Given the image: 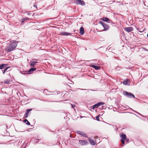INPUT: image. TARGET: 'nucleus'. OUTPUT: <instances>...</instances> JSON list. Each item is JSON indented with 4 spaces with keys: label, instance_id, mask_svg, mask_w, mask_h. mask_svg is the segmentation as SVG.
I'll return each mask as SVG.
<instances>
[{
    "label": "nucleus",
    "instance_id": "9",
    "mask_svg": "<svg viewBox=\"0 0 148 148\" xmlns=\"http://www.w3.org/2000/svg\"><path fill=\"white\" fill-rule=\"evenodd\" d=\"M30 66L32 67H34L36 65V64L38 62H36L30 61Z\"/></svg>",
    "mask_w": 148,
    "mask_h": 148
},
{
    "label": "nucleus",
    "instance_id": "8",
    "mask_svg": "<svg viewBox=\"0 0 148 148\" xmlns=\"http://www.w3.org/2000/svg\"><path fill=\"white\" fill-rule=\"evenodd\" d=\"M101 20L108 23H110V19L107 17H103L101 19Z\"/></svg>",
    "mask_w": 148,
    "mask_h": 148
},
{
    "label": "nucleus",
    "instance_id": "5",
    "mask_svg": "<svg viewBox=\"0 0 148 148\" xmlns=\"http://www.w3.org/2000/svg\"><path fill=\"white\" fill-rule=\"evenodd\" d=\"M79 143L82 145H86L88 143L87 140H79Z\"/></svg>",
    "mask_w": 148,
    "mask_h": 148
},
{
    "label": "nucleus",
    "instance_id": "20",
    "mask_svg": "<svg viewBox=\"0 0 148 148\" xmlns=\"http://www.w3.org/2000/svg\"><path fill=\"white\" fill-rule=\"evenodd\" d=\"M11 82L10 81L8 80H7L4 81V83L5 84H9Z\"/></svg>",
    "mask_w": 148,
    "mask_h": 148
},
{
    "label": "nucleus",
    "instance_id": "15",
    "mask_svg": "<svg viewBox=\"0 0 148 148\" xmlns=\"http://www.w3.org/2000/svg\"><path fill=\"white\" fill-rule=\"evenodd\" d=\"M36 68H32L31 69H30L29 71H28V72L29 73H32V72L36 70Z\"/></svg>",
    "mask_w": 148,
    "mask_h": 148
},
{
    "label": "nucleus",
    "instance_id": "21",
    "mask_svg": "<svg viewBox=\"0 0 148 148\" xmlns=\"http://www.w3.org/2000/svg\"><path fill=\"white\" fill-rule=\"evenodd\" d=\"M24 122L26 123V124L28 125H30V123L28 121L27 119H25L24 120Z\"/></svg>",
    "mask_w": 148,
    "mask_h": 148
},
{
    "label": "nucleus",
    "instance_id": "18",
    "mask_svg": "<svg viewBox=\"0 0 148 148\" xmlns=\"http://www.w3.org/2000/svg\"><path fill=\"white\" fill-rule=\"evenodd\" d=\"M7 64H3L1 65V69H2L5 68L7 66Z\"/></svg>",
    "mask_w": 148,
    "mask_h": 148
},
{
    "label": "nucleus",
    "instance_id": "27",
    "mask_svg": "<svg viewBox=\"0 0 148 148\" xmlns=\"http://www.w3.org/2000/svg\"><path fill=\"white\" fill-rule=\"evenodd\" d=\"M71 106L72 108H73L75 110V109H74V108L75 107V105H72V104H71Z\"/></svg>",
    "mask_w": 148,
    "mask_h": 148
},
{
    "label": "nucleus",
    "instance_id": "17",
    "mask_svg": "<svg viewBox=\"0 0 148 148\" xmlns=\"http://www.w3.org/2000/svg\"><path fill=\"white\" fill-rule=\"evenodd\" d=\"M121 137L122 138V139L124 140H126L127 138L126 135L123 134H122L121 135Z\"/></svg>",
    "mask_w": 148,
    "mask_h": 148
},
{
    "label": "nucleus",
    "instance_id": "11",
    "mask_svg": "<svg viewBox=\"0 0 148 148\" xmlns=\"http://www.w3.org/2000/svg\"><path fill=\"white\" fill-rule=\"evenodd\" d=\"M90 66L97 70H99L100 69V67L95 66L93 65H91Z\"/></svg>",
    "mask_w": 148,
    "mask_h": 148
},
{
    "label": "nucleus",
    "instance_id": "34",
    "mask_svg": "<svg viewBox=\"0 0 148 148\" xmlns=\"http://www.w3.org/2000/svg\"><path fill=\"white\" fill-rule=\"evenodd\" d=\"M2 42V41H1H1H0V42Z\"/></svg>",
    "mask_w": 148,
    "mask_h": 148
},
{
    "label": "nucleus",
    "instance_id": "32",
    "mask_svg": "<svg viewBox=\"0 0 148 148\" xmlns=\"http://www.w3.org/2000/svg\"><path fill=\"white\" fill-rule=\"evenodd\" d=\"M78 89H80L81 90H86V89H80V88H78Z\"/></svg>",
    "mask_w": 148,
    "mask_h": 148
},
{
    "label": "nucleus",
    "instance_id": "23",
    "mask_svg": "<svg viewBox=\"0 0 148 148\" xmlns=\"http://www.w3.org/2000/svg\"><path fill=\"white\" fill-rule=\"evenodd\" d=\"M32 110V109H27L26 110V112H25V113L28 114V113H29V112L30 111H31Z\"/></svg>",
    "mask_w": 148,
    "mask_h": 148
},
{
    "label": "nucleus",
    "instance_id": "22",
    "mask_svg": "<svg viewBox=\"0 0 148 148\" xmlns=\"http://www.w3.org/2000/svg\"><path fill=\"white\" fill-rule=\"evenodd\" d=\"M32 110V109H27L26 110V112H25V113L28 114V113H29V112L30 111H31Z\"/></svg>",
    "mask_w": 148,
    "mask_h": 148
},
{
    "label": "nucleus",
    "instance_id": "6",
    "mask_svg": "<svg viewBox=\"0 0 148 148\" xmlns=\"http://www.w3.org/2000/svg\"><path fill=\"white\" fill-rule=\"evenodd\" d=\"M124 29L128 33L131 32L133 31V30L132 27H125L124 28Z\"/></svg>",
    "mask_w": 148,
    "mask_h": 148
},
{
    "label": "nucleus",
    "instance_id": "7",
    "mask_svg": "<svg viewBox=\"0 0 148 148\" xmlns=\"http://www.w3.org/2000/svg\"><path fill=\"white\" fill-rule=\"evenodd\" d=\"M71 33H68L66 32H62L60 33V35H63V36H68L69 35H71Z\"/></svg>",
    "mask_w": 148,
    "mask_h": 148
},
{
    "label": "nucleus",
    "instance_id": "3",
    "mask_svg": "<svg viewBox=\"0 0 148 148\" xmlns=\"http://www.w3.org/2000/svg\"><path fill=\"white\" fill-rule=\"evenodd\" d=\"M99 22L104 28L103 30L106 31L109 28V26L108 25L103 23L102 21H100Z\"/></svg>",
    "mask_w": 148,
    "mask_h": 148
},
{
    "label": "nucleus",
    "instance_id": "30",
    "mask_svg": "<svg viewBox=\"0 0 148 148\" xmlns=\"http://www.w3.org/2000/svg\"><path fill=\"white\" fill-rule=\"evenodd\" d=\"M28 19V18L27 17H25V18H24V20H27Z\"/></svg>",
    "mask_w": 148,
    "mask_h": 148
},
{
    "label": "nucleus",
    "instance_id": "26",
    "mask_svg": "<svg viewBox=\"0 0 148 148\" xmlns=\"http://www.w3.org/2000/svg\"><path fill=\"white\" fill-rule=\"evenodd\" d=\"M125 140H124L121 139V142L122 143V144L123 145L125 144Z\"/></svg>",
    "mask_w": 148,
    "mask_h": 148
},
{
    "label": "nucleus",
    "instance_id": "33",
    "mask_svg": "<svg viewBox=\"0 0 148 148\" xmlns=\"http://www.w3.org/2000/svg\"><path fill=\"white\" fill-rule=\"evenodd\" d=\"M147 36L148 38V33L147 34Z\"/></svg>",
    "mask_w": 148,
    "mask_h": 148
},
{
    "label": "nucleus",
    "instance_id": "31",
    "mask_svg": "<svg viewBox=\"0 0 148 148\" xmlns=\"http://www.w3.org/2000/svg\"><path fill=\"white\" fill-rule=\"evenodd\" d=\"M27 14L28 15H31V14L30 13H28Z\"/></svg>",
    "mask_w": 148,
    "mask_h": 148
},
{
    "label": "nucleus",
    "instance_id": "13",
    "mask_svg": "<svg viewBox=\"0 0 148 148\" xmlns=\"http://www.w3.org/2000/svg\"><path fill=\"white\" fill-rule=\"evenodd\" d=\"M136 28L137 29H138L139 32H142L145 31V28H144L143 29L142 28H139V27L137 28L136 27Z\"/></svg>",
    "mask_w": 148,
    "mask_h": 148
},
{
    "label": "nucleus",
    "instance_id": "28",
    "mask_svg": "<svg viewBox=\"0 0 148 148\" xmlns=\"http://www.w3.org/2000/svg\"><path fill=\"white\" fill-rule=\"evenodd\" d=\"M24 116L25 118H27L28 117V114L26 113H25Z\"/></svg>",
    "mask_w": 148,
    "mask_h": 148
},
{
    "label": "nucleus",
    "instance_id": "10",
    "mask_svg": "<svg viewBox=\"0 0 148 148\" xmlns=\"http://www.w3.org/2000/svg\"><path fill=\"white\" fill-rule=\"evenodd\" d=\"M77 132L79 134L83 136H84L85 137H87L86 134H84V132H82V131H78Z\"/></svg>",
    "mask_w": 148,
    "mask_h": 148
},
{
    "label": "nucleus",
    "instance_id": "12",
    "mask_svg": "<svg viewBox=\"0 0 148 148\" xmlns=\"http://www.w3.org/2000/svg\"><path fill=\"white\" fill-rule=\"evenodd\" d=\"M80 34L83 35L84 33V29L83 27H81L79 29Z\"/></svg>",
    "mask_w": 148,
    "mask_h": 148
},
{
    "label": "nucleus",
    "instance_id": "1",
    "mask_svg": "<svg viewBox=\"0 0 148 148\" xmlns=\"http://www.w3.org/2000/svg\"><path fill=\"white\" fill-rule=\"evenodd\" d=\"M18 42L17 41L13 40L10 42L9 46H7L5 49V50L7 52H10L14 50L16 47Z\"/></svg>",
    "mask_w": 148,
    "mask_h": 148
},
{
    "label": "nucleus",
    "instance_id": "24",
    "mask_svg": "<svg viewBox=\"0 0 148 148\" xmlns=\"http://www.w3.org/2000/svg\"><path fill=\"white\" fill-rule=\"evenodd\" d=\"M32 110V109H27L26 110V112H25V113L28 114V113H29V112L30 111H31Z\"/></svg>",
    "mask_w": 148,
    "mask_h": 148
},
{
    "label": "nucleus",
    "instance_id": "4",
    "mask_svg": "<svg viewBox=\"0 0 148 148\" xmlns=\"http://www.w3.org/2000/svg\"><path fill=\"white\" fill-rule=\"evenodd\" d=\"M104 104V103L102 102H99L94 105L92 106V108L93 109H94L95 108H98L99 106L100 105H103Z\"/></svg>",
    "mask_w": 148,
    "mask_h": 148
},
{
    "label": "nucleus",
    "instance_id": "25",
    "mask_svg": "<svg viewBox=\"0 0 148 148\" xmlns=\"http://www.w3.org/2000/svg\"><path fill=\"white\" fill-rule=\"evenodd\" d=\"M99 116L98 115V116H96V119L98 121H99Z\"/></svg>",
    "mask_w": 148,
    "mask_h": 148
},
{
    "label": "nucleus",
    "instance_id": "14",
    "mask_svg": "<svg viewBox=\"0 0 148 148\" xmlns=\"http://www.w3.org/2000/svg\"><path fill=\"white\" fill-rule=\"evenodd\" d=\"M89 141L90 144L92 145H95L96 144L95 142L93 140L89 139Z\"/></svg>",
    "mask_w": 148,
    "mask_h": 148
},
{
    "label": "nucleus",
    "instance_id": "35",
    "mask_svg": "<svg viewBox=\"0 0 148 148\" xmlns=\"http://www.w3.org/2000/svg\"><path fill=\"white\" fill-rule=\"evenodd\" d=\"M37 60L36 59H34V60Z\"/></svg>",
    "mask_w": 148,
    "mask_h": 148
},
{
    "label": "nucleus",
    "instance_id": "2",
    "mask_svg": "<svg viewBox=\"0 0 148 148\" xmlns=\"http://www.w3.org/2000/svg\"><path fill=\"white\" fill-rule=\"evenodd\" d=\"M123 95L126 96L128 98H132L133 97L134 98H135V96L132 93L129 92H127L126 91H124L123 92Z\"/></svg>",
    "mask_w": 148,
    "mask_h": 148
},
{
    "label": "nucleus",
    "instance_id": "16",
    "mask_svg": "<svg viewBox=\"0 0 148 148\" xmlns=\"http://www.w3.org/2000/svg\"><path fill=\"white\" fill-rule=\"evenodd\" d=\"M129 82V81L128 79L125 80L123 82V84L124 85H127Z\"/></svg>",
    "mask_w": 148,
    "mask_h": 148
},
{
    "label": "nucleus",
    "instance_id": "19",
    "mask_svg": "<svg viewBox=\"0 0 148 148\" xmlns=\"http://www.w3.org/2000/svg\"><path fill=\"white\" fill-rule=\"evenodd\" d=\"M10 68V67H6L4 70H2V72L3 74H4L5 72L8 70Z\"/></svg>",
    "mask_w": 148,
    "mask_h": 148
},
{
    "label": "nucleus",
    "instance_id": "29",
    "mask_svg": "<svg viewBox=\"0 0 148 148\" xmlns=\"http://www.w3.org/2000/svg\"><path fill=\"white\" fill-rule=\"evenodd\" d=\"M34 6L35 8H37V6H36V5L35 4H34V5H33Z\"/></svg>",
    "mask_w": 148,
    "mask_h": 148
}]
</instances>
